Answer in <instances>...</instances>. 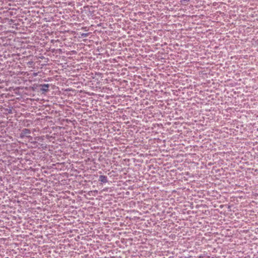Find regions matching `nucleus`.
I'll return each mask as SVG.
<instances>
[{
  "mask_svg": "<svg viewBox=\"0 0 258 258\" xmlns=\"http://www.w3.org/2000/svg\"><path fill=\"white\" fill-rule=\"evenodd\" d=\"M189 0H181L180 1V2L181 3H184V2H188Z\"/></svg>",
  "mask_w": 258,
  "mask_h": 258,
  "instance_id": "20e7f679",
  "label": "nucleus"
},
{
  "mask_svg": "<svg viewBox=\"0 0 258 258\" xmlns=\"http://www.w3.org/2000/svg\"><path fill=\"white\" fill-rule=\"evenodd\" d=\"M41 87L40 90L43 92H46L48 91L49 85L48 84L40 85Z\"/></svg>",
  "mask_w": 258,
  "mask_h": 258,
  "instance_id": "f03ea898",
  "label": "nucleus"
},
{
  "mask_svg": "<svg viewBox=\"0 0 258 258\" xmlns=\"http://www.w3.org/2000/svg\"><path fill=\"white\" fill-rule=\"evenodd\" d=\"M30 131L29 129L24 128L22 131L20 137L24 138V137H28V136L30 134Z\"/></svg>",
  "mask_w": 258,
  "mask_h": 258,
  "instance_id": "f257e3e1",
  "label": "nucleus"
},
{
  "mask_svg": "<svg viewBox=\"0 0 258 258\" xmlns=\"http://www.w3.org/2000/svg\"><path fill=\"white\" fill-rule=\"evenodd\" d=\"M99 181L102 182L106 183L107 182V177L105 175H100L99 176Z\"/></svg>",
  "mask_w": 258,
  "mask_h": 258,
  "instance_id": "7ed1b4c3",
  "label": "nucleus"
}]
</instances>
